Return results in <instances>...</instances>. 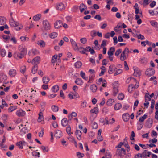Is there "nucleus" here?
<instances>
[{"label": "nucleus", "mask_w": 158, "mask_h": 158, "mask_svg": "<svg viewBox=\"0 0 158 158\" xmlns=\"http://www.w3.org/2000/svg\"><path fill=\"white\" fill-rule=\"evenodd\" d=\"M27 52V49L25 48H23L21 50L20 52H16L14 55L15 57L17 59H21L23 58L25 55H26Z\"/></svg>", "instance_id": "1"}, {"label": "nucleus", "mask_w": 158, "mask_h": 158, "mask_svg": "<svg viewBox=\"0 0 158 158\" xmlns=\"http://www.w3.org/2000/svg\"><path fill=\"white\" fill-rule=\"evenodd\" d=\"M43 25L44 29V30L47 31L50 29L51 26L50 23L46 20H44L43 22Z\"/></svg>", "instance_id": "2"}, {"label": "nucleus", "mask_w": 158, "mask_h": 158, "mask_svg": "<svg viewBox=\"0 0 158 158\" xmlns=\"http://www.w3.org/2000/svg\"><path fill=\"white\" fill-rule=\"evenodd\" d=\"M56 9L58 11H62L65 9L64 5L61 2H59L56 4Z\"/></svg>", "instance_id": "3"}, {"label": "nucleus", "mask_w": 158, "mask_h": 158, "mask_svg": "<svg viewBox=\"0 0 158 158\" xmlns=\"http://www.w3.org/2000/svg\"><path fill=\"white\" fill-rule=\"evenodd\" d=\"M155 73V70L153 69L150 68L146 70L145 72V74L150 76L153 75Z\"/></svg>", "instance_id": "4"}, {"label": "nucleus", "mask_w": 158, "mask_h": 158, "mask_svg": "<svg viewBox=\"0 0 158 158\" xmlns=\"http://www.w3.org/2000/svg\"><path fill=\"white\" fill-rule=\"evenodd\" d=\"M126 154L125 150L124 148H122L121 149H117V154L120 156H122Z\"/></svg>", "instance_id": "5"}, {"label": "nucleus", "mask_w": 158, "mask_h": 158, "mask_svg": "<svg viewBox=\"0 0 158 158\" xmlns=\"http://www.w3.org/2000/svg\"><path fill=\"white\" fill-rule=\"evenodd\" d=\"M40 61V58L39 56H36L32 60V64L34 65H37Z\"/></svg>", "instance_id": "6"}, {"label": "nucleus", "mask_w": 158, "mask_h": 158, "mask_svg": "<svg viewBox=\"0 0 158 158\" xmlns=\"http://www.w3.org/2000/svg\"><path fill=\"white\" fill-rule=\"evenodd\" d=\"M113 85H114L113 87V94L114 96H115L118 92V82H115Z\"/></svg>", "instance_id": "7"}, {"label": "nucleus", "mask_w": 158, "mask_h": 158, "mask_svg": "<svg viewBox=\"0 0 158 158\" xmlns=\"http://www.w3.org/2000/svg\"><path fill=\"white\" fill-rule=\"evenodd\" d=\"M63 23L62 21L59 20L56 21L54 24V26L56 29H59L62 27Z\"/></svg>", "instance_id": "8"}, {"label": "nucleus", "mask_w": 158, "mask_h": 158, "mask_svg": "<svg viewBox=\"0 0 158 158\" xmlns=\"http://www.w3.org/2000/svg\"><path fill=\"white\" fill-rule=\"evenodd\" d=\"M10 24L11 26L14 27H16L19 26V23L18 22H16L14 21L13 18L11 17V19H10Z\"/></svg>", "instance_id": "9"}, {"label": "nucleus", "mask_w": 158, "mask_h": 158, "mask_svg": "<svg viewBox=\"0 0 158 158\" xmlns=\"http://www.w3.org/2000/svg\"><path fill=\"white\" fill-rule=\"evenodd\" d=\"M16 115L19 117L24 116L25 115V112L22 109L18 110L16 112Z\"/></svg>", "instance_id": "10"}, {"label": "nucleus", "mask_w": 158, "mask_h": 158, "mask_svg": "<svg viewBox=\"0 0 158 158\" xmlns=\"http://www.w3.org/2000/svg\"><path fill=\"white\" fill-rule=\"evenodd\" d=\"M62 135V132L60 130H57L55 131L54 136L57 138H60Z\"/></svg>", "instance_id": "11"}, {"label": "nucleus", "mask_w": 158, "mask_h": 158, "mask_svg": "<svg viewBox=\"0 0 158 158\" xmlns=\"http://www.w3.org/2000/svg\"><path fill=\"white\" fill-rule=\"evenodd\" d=\"M75 134L77 136V137L78 139L80 140L81 139V135L82 133L80 131L77 129L76 130L75 132Z\"/></svg>", "instance_id": "12"}, {"label": "nucleus", "mask_w": 158, "mask_h": 158, "mask_svg": "<svg viewBox=\"0 0 158 158\" xmlns=\"http://www.w3.org/2000/svg\"><path fill=\"white\" fill-rule=\"evenodd\" d=\"M134 75L136 77H138L140 76L141 74V72L140 70L137 68L134 69Z\"/></svg>", "instance_id": "13"}, {"label": "nucleus", "mask_w": 158, "mask_h": 158, "mask_svg": "<svg viewBox=\"0 0 158 158\" xmlns=\"http://www.w3.org/2000/svg\"><path fill=\"white\" fill-rule=\"evenodd\" d=\"M16 74V70L14 69H10L9 72V75L12 77H15Z\"/></svg>", "instance_id": "14"}, {"label": "nucleus", "mask_w": 158, "mask_h": 158, "mask_svg": "<svg viewBox=\"0 0 158 158\" xmlns=\"http://www.w3.org/2000/svg\"><path fill=\"white\" fill-rule=\"evenodd\" d=\"M79 8L81 12L82 13L85 10H86L87 9V7L86 6L82 3L79 6Z\"/></svg>", "instance_id": "15"}, {"label": "nucleus", "mask_w": 158, "mask_h": 158, "mask_svg": "<svg viewBox=\"0 0 158 158\" xmlns=\"http://www.w3.org/2000/svg\"><path fill=\"white\" fill-rule=\"evenodd\" d=\"M122 118L124 121H127L129 119V115L128 113H125L123 114Z\"/></svg>", "instance_id": "16"}, {"label": "nucleus", "mask_w": 158, "mask_h": 158, "mask_svg": "<svg viewBox=\"0 0 158 158\" xmlns=\"http://www.w3.org/2000/svg\"><path fill=\"white\" fill-rule=\"evenodd\" d=\"M115 65L114 64L110 65L109 67L108 73L109 74H112L113 72Z\"/></svg>", "instance_id": "17"}, {"label": "nucleus", "mask_w": 158, "mask_h": 158, "mask_svg": "<svg viewBox=\"0 0 158 158\" xmlns=\"http://www.w3.org/2000/svg\"><path fill=\"white\" fill-rule=\"evenodd\" d=\"M58 35V33L56 32H53L51 33L49 35V37L51 39H55Z\"/></svg>", "instance_id": "18"}, {"label": "nucleus", "mask_w": 158, "mask_h": 158, "mask_svg": "<svg viewBox=\"0 0 158 158\" xmlns=\"http://www.w3.org/2000/svg\"><path fill=\"white\" fill-rule=\"evenodd\" d=\"M44 117L43 114L42 112H40L39 114V117L38 119V121L39 122H40L41 121L43 120Z\"/></svg>", "instance_id": "19"}, {"label": "nucleus", "mask_w": 158, "mask_h": 158, "mask_svg": "<svg viewBox=\"0 0 158 158\" xmlns=\"http://www.w3.org/2000/svg\"><path fill=\"white\" fill-rule=\"evenodd\" d=\"M41 16V15L40 14H38L35 15L33 18V20L35 21H38L40 19Z\"/></svg>", "instance_id": "20"}, {"label": "nucleus", "mask_w": 158, "mask_h": 158, "mask_svg": "<svg viewBox=\"0 0 158 158\" xmlns=\"http://www.w3.org/2000/svg\"><path fill=\"white\" fill-rule=\"evenodd\" d=\"M62 125L63 126L65 127L68 124V121L66 118H64L61 121Z\"/></svg>", "instance_id": "21"}, {"label": "nucleus", "mask_w": 158, "mask_h": 158, "mask_svg": "<svg viewBox=\"0 0 158 158\" xmlns=\"http://www.w3.org/2000/svg\"><path fill=\"white\" fill-rule=\"evenodd\" d=\"M50 81V79L47 77H44L42 78L43 83L45 84H48Z\"/></svg>", "instance_id": "22"}, {"label": "nucleus", "mask_w": 158, "mask_h": 158, "mask_svg": "<svg viewBox=\"0 0 158 158\" xmlns=\"http://www.w3.org/2000/svg\"><path fill=\"white\" fill-rule=\"evenodd\" d=\"M52 111L54 112H57L58 111L59 107H58L55 105H53L52 106Z\"/></svg>", "instance_id": "23"}, {"label": "nucleus", "mask_w": 158, "mask_h": 158, "mask_svg": "<svg viewBox=\"0 0 158 158\" xmlns=\"http://www.w3.org/2000/svg\"><path fill=\"white\" fill-rule=\"evenodd\" d=\"M72 45L75 50L78 49V47L76 42L73 40H71Z\"/></svg>", "instance_id": "24"}, {"label": "nucleus", "mask_w": 158, "mask_h": 158, "mask_svg": "<svg viewBox=\"0 0 158 158\" xmlns=\"http://www.w3.org/2000/svg\"><path fill=\"white\" fill-rule=\"evenodd\" d=\"M122 107V105L120 103H118L116 104L114 106V109L115 110H118Z\"/></svg>", "instance_id": "25"}, {"label": "nucleus", "mask_w": 158, "mask_h": 158, "mask_svg": "<svg viewBox=\"0 0 158 158\" xmlns=\"http://www.w3.org/2000/svg\"><path fill=\"white\" fill-rule=\"evenodd\" d=\"M90 89L92 90L93 92L94 93L97 90V87L96 85L93 84L90 86Z\"/></svg>", "instance_id": "26"}, {"label": "nucleus", "mask_w": 158, "mask_h": 158, "mask_svg": "<svg viewBox=\"0 0 158 158\" xmlns=\"http://www.w3.org/2000/svg\"><path fill=\"white\" fill-rule=\"evenodd\" d=\"M59 90V86L56 85L53 86L52 88V90L54 93L57 92Z\"/></svg>", "instance_id": "27"}, {"label": "nucleus", "mask_w": 158, "mask_h": 158, "mask_svg": "<svg viewBox=\"0 0 158 158\" xmlns=\"http://www.w3.org/2000/svg\"><path fill=\"white\" fill-rule=\"evenodd\" d=\"M75 83L78 85H81L83 84V82L81 79L78 78L76 80Z\"/></svg>", "instance_id": "28"}, {"label": "nucleus", "mask_w": 158, "mask_h": 158, "mask_svg": "<svg viewBox=\"0 0 158 158\" xmlns=\"http://www.w3.org/2000/svg\"><path fill=\"white\" fill-rule=\"evenodd\" d=\"M25 143L24 141L23 142L22 141H20L16 143V145L18 146V147L19 148L22 149L23 148V145Z\"/></svg>", "instance_id": "29"}, {"label": "nucleus", "mask_w": 158, "mask_h": 158, "mask_svg": "<svg viewBox=\"0 0 158 158\" xmlns=\"http://www.w3.org/2000/svg\"><path fill=\"white\" fill-rule=\"evenodd\" d=\"M98 112V108L97 107H95L93 109H92L90 111V113H94L97 114Z\"/></svg>", "instance_id": "30"}, {"label": "nucleus", "mask_w": 158, "mask_h": 158, "mask_svg": "<svg viewBox=\"0 0 158 158\" xmlns=\"http://www.w3.org/2000/svg\"><path fill=\"white\" fill-rule=\"evenodd\" d=\"M114 102V100L112 99H109L106 102V104L108 106H112Z\"/></svg>", "instance_id": "31"}, {"label": "nucleus", "mask_w": 158, "mask_h": 158, "mask_svg": "<svg viewBox=\"0 0 158 158\" xmlns=\"http://www.w3.org/2000/svg\"><path fill=\"white\" fill-rule=\"evenodd\" d=\"M134 89V87L133 86V84H131L129 85L128 91L130 93H131Z\"/></svg>", "instance_id": "32"}, {"label": "nucleus", "mask_w": 158, "mask_h": 158, "mask_svg": "<svg viewBox=\"0 0 158 158\" xmlns=\"http://www.w3.org/2000/svg\"><path fill=\"white\" fill-rule=\"evenodd\" d=\"M37 68L38 66L37 65H34V66L32 67L31 72L33 74H35L36 72Z\"/></svg>", "instance_id": "33"}, {"label": "nucleus", "mask_w": 158, "mask_h": 158, "mask_svg": "<svg viewBox=\"0 0 158 158\" xmlns=\"http://www.w3.org/2000/svg\"><path fill=\"white\" fill-rule=\"evenodd\" d=\"M150 23L152 26L155 27L156 28H158V23L157 22L152 21L150 22Z\"/></svg>", "instance_id": "34"}, {"label": "nucleus", "mask_w": 158, "mask_h": 158, "mask_svg": "<svg viewBox=\"0 0 158 158\" xmlns=\"http://www.w3.org/2000/svg\"><path fill=\"white\" fill-rule=\"evenodd\" d=\"M6 21V19L3 17L0 18V25H2L5 24Z\"/></svg>", "instance_id": "35"}, {"label": "nucleus", "mask_w": 158, "mask_h": 158, "mask_svg": "<svg viewBox=\"0 0 158 158\" xmlns=\"http://www.w3.org/2000/svg\"><path fill=\"white\" fill-rule=\"evenodd\" d=\"M37 44L42 47H44L45 45V43L44 41L42 40H40L38 41Z\"/></svg>", "instance_id": "36"}, {"label": "nucleus", "mask_w": 158, "mask_h": 158, "mask_svg": "<svg viewBox=\"0 0 158 158\" xmlns=\"http://www.w3.org/2000/svg\"><path fill=\"white\" fill-rule=\"evenodd\" d=\"M147 118V115L145 114L143 116L139 118V121L140 122H143Z\"/></svg>", "instance_id": "37"}, {"label": "nucleus", "mask_w": 158, "mask_h": 158, "mask_svg": "<svg viewBox=\"0 0 158 158\" xmlns=\"http://www.w3.org/2000/svg\"><path fill=\"white\" fill-rule=\"evenodd\" d=\"M82 65V63L80 61H77L75 64V66L76 68H79Z\"/></svg>", "instance_id": "38"}, {"label": "nucleus", "mask_w": 158, "mask_h": 158, "mask_svg": "<svg viewBox=\"0 0 158 158\" xmlns=\"http://www.w3.org/2000/svg\"><path fill=\"white\" fill-rule=\"evenodd\" d=\"M66 131L67 133L69 135H71V134H73V133H71V127L70 125H68L66 127Z\"/></svg>", "instance_id": "39"}, {"label": "nucleus", "mask_w": 158, "mask_h": 158, "mask_svg": "<svg viewBox=\"0 0 158 158\" xmlns=\"http://www.w3.org/2000/svg\"><path fill=\"white\" fill-rule=\"evenodd\" d=\"M58 56L56 55H54L52 57L51 60V62L52 63H54L55 62Z\"/></svg>", "instance_id": "40"}, {"label": "nucleus", "mask_w": 158, "mask_h": 158, "mask_svg": "<svg viewBox=\"0 0 158 158\" xmlns=\"http://www.w3.org/2000/svg\"><path fill=\"white\" fill-rule=\"evenodd\" d=\"M80 75L81 77L84 79L87 80V78L85 77V73L83 71H81L80 72Z\"/></svg>", "instance_id": "41"}, {"label": "nucleus", "mask_w": 158, "mask_h": 158, "mask_svg": "<svg viewBox=\"0 0 158 158\" xmlns=\"http://www.w3.org/2000/svg\"><path fill=\"white\" fill-rule=\"evenodd\" d=\"M147 93L146 94L145 96V102H148V101H150L151 100V98L149 96V94H148V95H147Z\"/></svg>", "instance_id": "42"}, {"label": "nucleus", "mask_w": 158, "mask_h": 158, "mask_svg": "<svg viewBox=\"0 0 158 158\" xmlns=\"http://www.w3.org/2000/svg\"><path fill=\"white\" fill-rule=\"evenodd\" d=\"M1 55L2 57H4L6 54V51L4 49H2L0 51Z\"/></svg>", "instance_id": "43"}, {"label": "nucleus", "mask_w": 158, "mask_h": 158, "mask_svg": "<svg viewBox=\"0 0 158 158\" xmlns=\"http://www.w3.org/2000/svg\"><path fill=\"white\" fill-rule=\"evenodd\" d=\"M126 54L122 53L121 55L120 60L122 61H123L126 59Z\"/></svg>", "instance_id": "44"}, {"label": "nucleus", "mask_w": 158, "mask_h": 158, "mask_svg": "<svg viewBox=\"0 0 158 158\" xmlns=\"http://www.w3.org/2000/svg\"><path fill=\"white\" fill-rule=\"evenodd\" d=\"M79 51L80 52L85 54V51L84 50H85V49H84V48H83V47H80L79 48H78V49Z\"/></svg>", "instance_id": "45"}, {"label": "nucleus", "mask_w": 158, "mask_h": 158, "mask_svg": "<svg viewBox=\"0 0 158 158\" xmlns=\"http://www.w3.org/2000/svg\"><path fill=\"white\" fill-rule=\"evenodd\" d=\"M118 98L120 100H122L124 98V95L123 93L120 94L118 96Z\"/></svg>", "instance_id": "46"}, {"label": "nucleus", "mask_w": 158, "mask_h": 158, "mask_svg": "<svg viewBox=\"0 0 158 158\" xmlns=\"http://www.w3.org/2000/svg\"><path fill=\"white\" fill-rule=\"evenodd\" d=\"M41 148L44 152H48V147L42 146Z\"/></svg>", "instance_id": "47"}, {"label": "nucleus", "mask_w": 158, "mask_h": 158, "mask_svg": "<svg viewBox=\"0 0 158 158\" xmlns=\"http://www.w3.org/2000/svg\"><path fill=\"white\" fill-rule=\"evenodd\" d=\"M16 109V107L15 106H13L10 107L8 109V110L10 112H11Z\"/></svg>", "instance_id": "48"}, {"label": "nucleus", "mask_w": 158, "mask_h": 158, "mask_svg": "<svg viewBox=\"0 0 158 158\" xmlns=\"http://www.w3.org/2000/svg\"><path fill=\"white\" fill-rule=\"evenodd\" d=\"M77 157L79 158H81L84 156V154L83 153H81L79 152H77Z\"/></svg>", "instance_id": "49"}, {"label": "nucleus", "mask_w": 158, "mask_h": 158, "mask_svg": "<svg viewBox=\"0 0 158 158\" xmlns=\"http://www.w3.org/2000/svg\"><path fill=\"white\" fill-rule=\"evenodd\" d=\"M80 41L82 43L85 44L87 42L86 39L85 37L82 38L80 39Z\"/></svg>", "instance_id": "50"}, {"label": "nucleus", "mask_w": 158, "mask_h": 158, "mask_svg": "<svg viewBox=\"0 0 158 158\" xmlns=\"http://www.w3.org/2000/svg\"><path fill=\"white\" fill-rule=\"evenodd\" d=\"M33 156L38 157H40V153L39 152H37L35 151H34L32 153Z\"/></svg>", "instance_id": "51"}, {"label": "nucleus", "mask_w": 158, "mask_h": 158, "mask_svg": "<svg viewBox=\"0 0 158 158\" xmlns=\"http://www.w3.org/2000/svg\"><path fill=\"white\" fill-rule=\"evenodd\" d=\"M135 136V134L134 131L131 132V134L130 137L131 140H134L135 139L134 137Z\"/></svg>", "instance_id": "52"}, {"label": "nucleus", "mask_w": 158, "mask_h": 158, "mask_svg": "<svg viewBox=\"0 0 158 158\" xmlns=\"http://www.w3.org/2000/svg\"><path fill=\"white\" fill-rule=\"evenodd\" d=\"M26 69L25 66H23L20 68V72L22 73H24Z\"/></svg>", "instance_id": "53"}, {"label": "nucleus", "mask_w": 158, "mask_h": 158, "mask_svg": "<svg viewBox=\"0 0 158 158\" xmlns=\"http://www.w3.org/2000/svg\"><path fill=\"white\" fill-rule=\"evenodd\" d=\"M140 61L141 63L145 64L147 63V59L145 58H142L140 59Z\"/></svg>", "instance_id": "54"}, {"label": "nucleus", "mask_w": 158, "mask_h": 158, "mask_svg": "<svg viewBox=\"0 0 158 158\" xmlns=\"http://www.w3.org/2000/svg\"><path fill=\"white\" fill-rule=\"evenodd\" d=\"M122 72V70L120 69L117 70L114 73V75L116 76L117 75L121 73Z\"/></svg>", "instance_id": "55"}, {"label": "nucleus", "mask_w": 158, "mask_h": 158, "mask_svg": "<svg viewBox=\"0 0 158 158\" xmlns=\"http://www.w3.org/2000/svg\"><path fill=\"white\" fill-rule=\"evenodd\" d=\"M23 27V26L22 25H19V26H18V27H15V29L17 31H19L21 29H22Z\"/></svg>", "instance_id": "56"}, {"label": "nucleus", "mask_w": 158, "mask_h": 158, "mask_svg": "<svg viewBox=\"0 0 158 158\" xmlns=\"http://www.w3.org/2000/svg\"><path fill=\"white\" fill-rule=\"evenodd\" d=\"M32 52L34 55L38 54L39 53V52L36 49H33L32 50Z\"/></svg>", "instance_id": "57"}, {"label": "nucleus", "mask_w": 158, "mask_h": 158, "mask_svg": "<svg viewBox=\"0 0 158 158\" xmlns=\"http://www.w3.org/2000/svg\"><path fill=\"white\" fill-rule=\"evenodd\" d=\"M122 52V50L121 49H118L117 50L115 53V55L116 56H118Z\"/></svg>", "instance_id": "58"}, {"label": "nucleus", "mask_w": 158, "mask_h": 158, "mask_svg": "<svg viewBox=\"0 0 158 158\" xmlns=\"http://www.w3.org/2000/svg\"><path fill=\"white\" fill-rule=\"evenodd\" d=\"M87 49H89V51L90 52V53L92 54H93L95 53V51L93 49H92L89 46L87 47Z\"/></svg>", "instance_id": "59"}, {"label": "nucleus", "mask_w": 158, "mask_h": 158, "mask_svg": "<svg viewBox=\"0 0 158 158\" xmlns=\"http://www.w3.org/2000/svg\"><path fill=\"white\" fill-rule=\"evenodd\" d=\"M106 158H111V155L110 153L106 152Z\"/></svg>", "instance_id": "60"}, {"label": "nucleus", "mask_w": 158, "mask_h": 158, "mask_svg": "<svg viewBox=\"0 0 158 158\" xmlns=\"http://www.w3.org/2000/svg\"><path fill=\"white\" fill-rule=\"evenodd\" d=\"M155 101L154 99H152V100L151 108L152 109H154L155 105Z\"/></svg>", "instance_id": "61"}, {"label": "nucleus", "mask_w": 158, "mask_h": 158, "mask_svg": "<svg viewBox=\"0 0 158 158\" xmlns=\"http://www.w3.org/2000/svg\"><path fill=\"white\" fill-rule=\"evenodd\" d=\"M121 27V26H118V25L117 26L115 27L114 30L116 32H118L119 31V29Z\"/></svg>", "instance_id": "62"}, {"label": "nucleus", "mask_w": 158, "mask_h": 158, "mask_svg": "<svg viewBox=\"0 0 158 158\" xmlns=\"http://www.w3.org/2000/svg\"><path fill=\"white\" fill-rule=\"evenodd\" d=\"M138 38L139 39H141V40H143L144 39V37L143 35L140 34L137 35Z\"/></svg>", "instance_id": "63"}, {"label": "nucleus", "mask_w": 158, "mask_h": 158, "mask_svg": "<svg viewBox=\"0 0 158 158\" xmlns=\"http://www.w3.org/2000/svg\"><path fill=\"white\" fill-rule=\"evenodd\" d=\"M2 37L6 41H7L9 40L10 39V37L5 35H3L2 36Z\"/></svg>", "instance_id": "64"}]
</instances>
